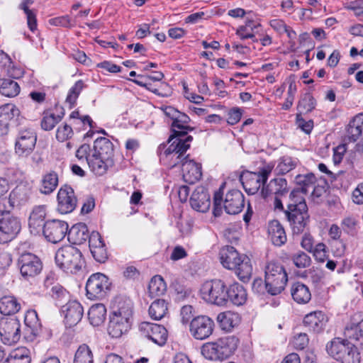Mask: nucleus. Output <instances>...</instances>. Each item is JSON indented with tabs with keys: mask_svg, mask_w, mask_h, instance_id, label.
<instances>
[{
	"mask_svg": "<svg viewBox=\"0 0 363 363\" xmlns=\"http://www.w3.org/2000/svg\"><path fill=\"white\" fill-rule=\"evenodd\" d=\"M220 262L223 266L228 269L234 270L240 280L248 281L252 273L250 259L239 252L233 246H225L220 252Z\"/></svg>",
	"mask_w": 363,
	"mask_h": 363,
	"instance_id": "nucleus-1",
	"label": "nucleus"
},
{
	"mask_svg": "<svg viewBox=\"0 0 363 363\" xmlns=\"http://www.w3.org/2000/svg\"><path fill=\"white\" fill-rule=\"evenodd\" d=\"M239 342V339L234 335L220 337L215 342L203 344L201 353L210 360H223L234 354Z\"/></svg>",
	"mask_w": 363,
	"mask_h": 363,
	"instance_id": "nucleus-2",
	"label": "nucleus"
},
{
	"mask_svg": "<svg viewBox=\"0 0 363 363\" xmlns=\"http://www.w3.org/2000/svg\"><path fill=\"white\" fill-rule=\"evenodd\" d=\"M330 356L341 363H359L360 353L357 347L348 340L335 337L326 346Z\"/></svg>",
	"mask_w": 363,
	"mask_h": 363,
	"instance_id": "nucleus-3",
	"label": "nucleus"
},
{
	"mask_svg": "<svg viewBox=\"0 0 363 363\" xmlns=\"http://www.w3.org/2000/svg\"><path fill=\"white\" fill-rule=\"evenodd\" d=\"M264 273L267 291L271 295L280 294L288 281V275L284 267L277 262H269L265 267Z\"/></svg>",
	"mask_w": 363,
	"mask_h": 363,
	"instance_id": "nucleus-4",
	"label": "nucleus"
},
{
	"mask_svg": "<svg viewBox=\"0 0 363 363\" xmlns=\"http://www.w3.org/2000/svg\"><path fill=\"white\" fill-rule=\"evenodd\" d=\"M55 262L64 272L75 273L82 269L84 260L78 248L72 245H65L56 252Z\"/></svg>",
	"mask_w": 363,
	"mask_h": 363,
	"instance_id": "nucleus-5",
	"label": "nucleus"
},
{
	"mask_svg": "<svg viewBox=\"0 0 363 363\" xmlns=\"http://www.w3.org/2000/svg\"><path fill=\"white\" fill-rule=\"evenodd\" d=\"M133 311L128 304L113 311L110 315L108 333L113 338H119L126 333L131 326Z\"/></svg>",
	"mask_w": 363,
	"mask_h": 363,
	"instance_id": "nucleus-6",
	"label": "nucleus"
},
{
	"mask_svg": "<svg viewBox=\"0 0 363 363\" xmlns=\"http://www.w3.org/2000/svg\"><path fill=\"white\" fill-rule=\"evenodd\" d=\"M193 138L191 135L186 137L184 139L176 138L172 140L169 146L164 150L162 153L160 152L161 159L167 162V165L171 168L178 164L182 166V162L185 160L189 159V155L184 156L188 149L190 147V143Z\"/></svg>",
	"mask_w": 363,
	"mask_h": 363,
	"instance_id": "nucleus-7",
	"label": "nucleus"
},
{
	"mask_svg": "<svg viewBox=\"0 0 363 363\" xmlns=\"http://www.w3.org/2000/svg\"><path fill=\"white\" fill-rule=\"evenodd\" d=\"M202 298L211 304L225 306L228 302V293L225 283L220 279L204 282L201 288Z\"/></svg>",
	"mask_w": 363,
	"mask_h": 363,
	"instance_id": "nucleus-8",
	"label": "nucleus"
},
{
	"mask_svg": "<svg viewBox=\"0 0 363 363\" xmlns=\"http://www.w3.org/2000/svg\"><path fill=\"white\" fill-rule=\"evenodd\" d=\"M21 230L20 219L9 211L0 210V244L14 240Z\"/></svg>",
	"mask_w": 363,
	"mask_h": 363,
	"instance_id": "nucleus-9",
	"label": "nucleus"
},
{
	"mask_svg": "<svg viewBox=\"0 0 363 363\" xmlns=\"http://www.w3.org/2000/svg\"><path fill=\"white\" fill-rule=\"evenodd\" d=\"M111 283L107 276L102 273L91 274L86 284V296L89 299H102L110 291Z\"/></svg>",
	"mask_w": 363,
	"mask_h": 363,
	"instance_id": "nucleus-10",
	"label": "nucleus"
},
{
	"mask_svg": "<svg viewBox=\"0 0 363 363\" xmlns=\"http://www.w3.org/2000/svg\"><path fill=\"white\" fill-rule=\"evenodd\" d=\"M18 267L22 278L26 281H30L40 274L43 269V263L35 255L26 252L18 257Z\"/></svg>",
	"mask_w": 363,
	"mask_h": 363,
	"instance_id": "nucleus-11",
	"label": "nucleus"
},
{
	"mask_svg": "<svg viewBox=\"0 0 363 363\" xmlns=\"http://www.w3.org/2000/svg\"><path fill=\"white\" fill-rule=\"evenodd\" d=\"M271 172L272 167L267 166L258 172H247L243 174L240 180L245 191L250 195H254L267 182Z\"/></svg>",
	"mask_w": 363,
	"mask_h": 363,
	"instance_id": "nucleus-12",
	"label": "nucleus"
},
{
	"mask_svg": "<svg viewBox=\"0 0 363 363\" xmlns=\"http://www.w3.org/2000/svg\"><path fill=\"white\" fill-rule=\"evenodd\" d=\"M21 336V323L18 319L16 317H4L0 319V337L5 345L16 343Z\"/></svg>",
	"mask_w": 363,
	"mask_h": 363,
	"instance_id": "nucleus-13",
	"label": "nucleus"
},
{
	"mask_svg": "<svg viewBox=\"0 0 363 363\" xmlns=\"http://www.w3.org/2000/svg\"><path fill=\"white\" fill-rule=\"evenodd\" d=\"M214 327V321L211 318L207 315H198L191 320L189 330L195 339L203 340L212 335Z\"/></svg>",
	"mask_w": 363,
	"mask_h": 363,
	"instance_id": "nucleus-14",
	"label": "nucleus"
},
{
	"mask_svg": "<svg viewBox=\"0 0 363 363\" xmlns=\"http://www.w3.org/2000/svg\"><path fill=\"white\" fill-rule=\"evenodd\" d=\"M68 232V224L60 220H51L45 223L43 233L45 238L50 242L61 241Z\"/></svg>",
	"mask_w": 363,
	"mask_h": 363,
	"instance_id": "nucleus-15",
	"label": "nucleus"
},
{
	"mask_svg": "<svg viewBox=\"0 0 363 363\" xmlns=\"http://www.w3.org/2000/svg\"><path fill=\"white\" fill-rule=\"evenodd\" d=\"M37 140L35 133L30 129L19 132L15 143V152L20 157H27L33 150Z\"/></svg>",
	"mask_w": 363,
	"mask_h": 363,
	"instance_id": "nucleus-16",
	"label": "nucleus"
},
{
	"mask_svg": "<svg viewBox=\"0 0 363 363\" xmlns=\"http://www.w3.org/2000/svg\"><path fill=\"white\" fill-rule=\"evenodd\" d=\"M139 330L142 335L158 345L162 346L167 341V330L161 325L143 322L140 324Z\"/></svg>",
	"mask_w": 363,
	"mask_h": 363,
	"instance_id": "nucleus-17",
	"label": "nucleus"
},
{
	"mask_svg": "<svg viewBox=\"0 0 363 363\" xmlns=\"http://www.w3.org/2000/svg\"><path fill=\"white\" fill-rule=\"evenodd\" d=\"M57 210L62 214L72 212L77 206V198L73 189L67 185L61 187L57 194Z\"/></svg>",
	"mask_w": 363,
	"mask_h": 363,
	"instance_id": "nucleus-18",
	"label": "nucleus"
},
{
	"mask_svg": "<svg viewBox=\"0 0 363 363\" xmlns=\"http://www.w3.org/2000/svg\"><path fill=\"white\" fill-rule=\"evenodd\" d=\"M245 206L243 194L238 189H232L225 194L223 207L228 214L235 215L240 213Z\"/></svg>",
	"mask_w": 363,
	"mask_h": 363,
	"instance_id": "nucleus-19",
	"label": "nucleus"
},
{
	"mask_svg": "<svg viewBox=\"0 0 363 363\" xmlns=\"http://www.w3.org/2000/svg\"><path fill=\"white\" fill-rule=\"evenodd\" d=\"M191 208L201 213H206L211 206L210 194L207 189L203 186H197L192 193L190 198Z\"/></svg>",
	"mask_w": 363,
	"mask_h": 363,
	"instance_id": "nucleus-20",
	"label": "nucleus"
},
{
	"mask_svg": "<svg viewBox=\"0 0 363 363\" xmlns=\"http://www.w3.org/2000/svg\"><path fill=\"white\" fill-rule=\"evenodd\" d=\"M65 315V323L67 327L76 325L82 320L84 309L81 303L77 301H71L62 307Z\"/></svg>",
	"mask_w": 363,
	"mask_h": 363,
	"instance_id": "nucleus-21",
	"label": "nucleus"
},
{
	"mask_svg": "<svg viewBox=\"0 0 363 363\" xmlns=\"http://www.w3.org/2000/svg\"><path fill=\"white\" fill-rule=\"evenodd\" d=\"M284 212L293 233L296 234L302 233L307 225L309 218L308 209H305L304 211L290 209L284 211Z\"/></svg>",
	"mask_w": 363,
	"mask_h": 363,
	"instance_id": "nucleus-22",
	"label": "nucleus"
},
{
	"mask_svg": "<svg viewBox=\"0 0 363 363\" xmlns=\"http://www.w3.org/2000/svg\"><path fill=\"white\" fill-rule=\"evenodd\" d=\"M89 246L94 259L100 263H104L108 259V253L104 241L98 232L91 233Z\"/></svg>",
	"mask_w": 363,
	"mask_h": 363,
	"instance_id": "nucleus-23",
	"label": "nucleus"
},
{
	"mask_svg": "<svg viewBox=\"0 0 363 363\" xmlns=\"http://www.w3.org/2000/svg\"><path fill=\"white\" fill-rule=\"evenodd\" d=\"M19 114L18 108L13 104H6L0 106V135L8 133L9 121Z\"/></svg>",
	"mask_w": 363,
	"mask_h": 363,
	"instance_id": "nucleus-24",
	"label": "nucleus"
},
{
	"mask_svg": "<svg viewBox=\"0 0 363 363\" xmlns=\"http://www.w3.org/2000/svg\"><path fill=\"white\" fill-rule=\"evenodd\" d=\"M182 171L184 182L189 184H194L202 176L201 164L189 158L182 162Z\"/></svg>",
	"mask_w": 363,
	"mask_h": 363,
	"instance_id": "nucleus-25",
	"label": "nucleus"
},
{
	"mask_svg": "<svg viewBox=\"0 0 363 363\" xmlns=\"http://www.w3.org/2000/svg\"><path fill=\"white\" fill-rule=\"evenodd\" d=\"M327 322V316L320 311L311 312L307 314L303 319L304 325L308 328V330L317 333L323 330Z\"/></svg>",
	"mask_w": 363,
	"mask_h": 363,
	"instance_id": "nucleus-26",
	"label": "nucleus"
},
{
	"mask_svg": "<svg viewBox=\"0 0 363 363\" xmlns=\"http://www.w3.org/2000/svg\"><path fill=\"white\" fill-rule=\"evenodd\" d=\"M45 216V206H36L33 208L28 219V226L32 233L36 234L43 230Z\"/></svg>",
	"mask_w": 363,
	"mask_h": 363,
	"instance_id": "nucleus-27",
	"label": "nucleus"
},
{
	"mask_svg": "<svg viewBox=\"0 0 363 363\" xmlns=\"http://www.w3.org/2000/svg\"><path fill=\"white\" fill-rule=\"evenodd\" d=\"M91 233L85 223H79L74 225L67 232L68 240L74 245H81L89 240Z\"/></svg>",
	"mask_w": 363,
	"mask_h": 363,
	"instance_id": "nucleus-28",
	"label": "nucleus"
},
{
	"mask_svg": "<svg viewBox=\"0 0 363 363\" xmlns=\"http://www.w3.org/2000/svg\"><path fill=\"white\" fill-rule=\"evenodd\" d=\"M268 235L272 242L276 246L280 247L287 240L285 230L277 220H273L269 223Z\"/></svg>",
	"mask_w": 363,
	"mask_h": 363,
	"instance_id": "nucleus-29",
	"label": "nucleus"
},
{
	"mask_svg": "<svg viewBox=\"0 0 363 363\" xmlns=\"http://www.w3.org/2000/svg\"><path fill=\"white\" fill-rule=\"evenodd\" d=\"M288 191L287 182L281 177L272 179L267 186L262 189V194L264 197L269 194H274L275 196H284Z\"/></svg>",
	"mask_w": 363,
	"mask_h": 363,
	"instance_id": "nucleus-30",
	"label": "nucleus"
},
{
	"mask_svg": "<svg viewBox=\"0 0 363 363\" xmlns=\"http://www.w3.org/2000/svg\"><path fill=\"white\" fill-rule=\"evenodd\" d=\"M87 164L96 175H104L108 169L113 165V159H106L104 157H98L97 155L91 154L87 158Z\"/></svg>",
	"mask_w": 363,
	"mask_h": 363,
	"instance_id": "nucleus-31",
	"label": "nucleus"
},
{
	"mask_svg": "<svg viewBox=\"0 0 363 363\" xmlns=\"http://www.w3.org/2000/svg\"><path fill=\"white\" fill-rule=\"evenodd\" d=\"M216 320L223 330L230 332L240 324L241 318L239 313L227 311L220 313L217 315Z\"/></svg>",
	"mask_w": 363,
	"mask_h": 363,
	"instance_id": "nucleus-32",
	"label": "nucleus"
},
{
	"mask_svg": "<svg viewBox=\"0 0 363 363\" xmlns=\"http://www.w3.org/2000/svg\"><path fill=\"white\" fill-rule=\"evenodd\" d=\"M91 154L102 158L113 159V145L108 138L104 137L98 138L94 143Z\"/></svg>",
	"mask_w": 363,
	"mask_h": 363,
	"instance_id": "nucleus-33",
	"label": "nucleus"
},
{
	"mask_svg": "<svg viewBox=\"0 0 363 363\" xmlns=\"http://www.w3.org/2000/svg\"><path fill=\"white\" fill-rule=\"evenodd\" d=\"M363 131V113L357 114L347 127V137L350 142H356Z\"/></svg>",
	"mask_w": 363,
	"mask_h": 363,
	"instance_id": "nucleus-34",
	"label": "nucleus"
},
{
	"mask_svg": "<svg viewBox=\"0 0 363 363\" xmlns=\"http://www.w3.org/2000/svg\"><path fill=\"white\" fill-rule=\"evenodd\" d=\"M228 301L230 300L234 305H243L247 301V292L243 286L234 283L227 289Z\"/></svg>",
	"mask_w": 363,
	"mask_h": 363,
	"instance_id": "nucleus-35",
	"label": "nucleus"
},
{
	"mask_svg": "<svg viewBox=\"0 0 363 363\" xmlns=\"http://www.w3.org/2000/svg\"><path fill=\"white\" fill-rule=\"evenodd\" d=\"M293 299L299 304L308 303L311 298V294L308 287L299 281L293 284L291 288Z\"/></svg>",
	"mask_w": 363,
	"mask_h": 363,
	"instance_id": "nucleus-36",
	"label": "nucleus"
},
{
	"mask_svg": "<svg viewBox=\"0 0 363 363\" xmlns=\"http://www.w3.org/2000/svg\"><path fill=\"white\" fill-rule=\"evenodd\" d=\"M24 322L27 331L33 337L38 335L41 330V323L35 310H28L25 315Z\"/></svg>",
	"mask_w": 363,
	"mask_h": 363,
	"instance_id": "nucleus-37",
	"label": "nucleus"
},
{
	"mask_svg": "<svg viewBox=\"0 0 363 363\" xmlns=\"http://www.w3.org/2000/svg\"><path fill=\"white\" fill-rule=\"evenodd\" d=\"M295 182L303 194H306L311 191L314 194L316 178L313 174H298L295 177Z\"/></svg>",
	"mask_w": 363,
	"mask_h": 363,
	"instance_id": "nucleus-38",
	"label": "nucleus"
},
{
	"mask_svg": "<svg viewBox=\"0 0 363 363\" xmlns=\"http://www.w3.org/2000/svg\"><path fill=\"white\" fill-rule=\"evenodd\" d=\"M21 308L18 300L13 296H5L0 298V313L9 315L17 313Z\"/></svg>",
	"mask_w": 363,
	"mask_h": 363,
	"instance_id": "nucleus-39",
	"label": "nucleus"
},
{
	"mask_svg": "<svg viewBox=\"0 0 363 363\" xmlns=\"http://www.w3.org/2000/svg\"><path fill=\"white\" fill-rule=\"evenodd\" d=\"M106 308L102 303L93 305L89 310L88 316L90 323L94 326H99L105 320Z\"/></svg>",
	"mask_w": 363,
	"mask_h": 363,
	"instance_id": "nucleus-40",
	"label": "nucleus"
},
{
	"mask_svg": "<svg viewBox=\"0 0 363 363\" xmlns=\"http://www.w3.org/2000/svg\"><path fill=\"white\" fill-rule=\"evenodd\" d=\"M20 86L11 79H0V93L6 97L12 98L20 93Z\"/></svg>",
	"mask_w": 363,
	"mask_h": 363,
	"instance_id": "nucleus-41",
	"label": "nucleus"
},
{
	"mask_svg": "<svg viewBox=\"0 0 363 363\" xmlns=\"http://www.w3.org/2000/svg\"><path fill=\"white\" fill-rule=\"evenodd\" d=\"M166 289V284L161 276L155 275L151 279L148 285V294L151 298L164 294Z\"/></svg>",
	"mask_w": 363,
	"mask_h": 363,
	"instance_id": "nucleus-42",
	"label": "nucleus"
},
{
	"mask_svg": "<svg viewBox=\"0 0 363 363\" xmlns=\"http://www.w3.org/2000/svg\"><path fill=\"white\" fill-rule=\"evenodd\" d=\"M30 352L24 347L12 350L5 363H30Z\"/></svg>",
	"mask_w": 363,
	"mask_h": 363,
	"instance_id": "nucleus-43",
	"label": "nucleus"
},
{
	"mask_svg": "<svg viewBox=\"0 0 363 363\" xmlns=\"http://www.w3.org/2000/svg\"><path fill=\"white\" fill-rule=\"evenodd\" d=\"M303 194L298 189L293 190L289 195V203L287 210L303 211L308 209L305 199L301 196Z\"/></svg>",
	"mask_w": 363,
	"mask_h": 363,
	"instance_id": "nucleus-44",
	"label": "nucleus"
},
{
	"mask_svg": "<svg viewBox=\"0 0 363 363\" xmlns=\"http://www.w3.org/2000/svg\"><path fill=\"white\" fill-rule=\"evenodd\" d=\"M316 101L310 93H306L301 96L297 106V113L306 114L315 109Z\"/></svg>",
	"mask_w": 363,
	"mask_h": 363,
	"instance_id": "nucleus-45",
	"label": "nucleus"
},
{
	"mask_svg": "<svg viewBox=\"0 0 363 363\" xmlns=\"http://www.w3.org/2000/svg\"><path fill=\"white\" fill-rule=\"evenodd\" d=\"M167 305L164 299H157L149 308V314L152 319L161 320L167 313Z\"/></svg>",
	"mask_w": 363,
	"mask_h": 363,
	"instance_id": "nucleus-46",
	"label": "nucleus"
},
{
	"mask_svg": "<svg viewBox=\"0 0 363 363\" xmlns=\"http://www.w3.org/2000/svg\"><path fill=\"white\" fill-rule=\"evenodd\" d=\"M260 26L259 23H255L252 20H247L245 24L240 26L236 30V35L241 40L255 38V31Z\"/></svg>",
	"mask_w": 363,
	"mask_h": 363,
	"instance_id": "nucleus-47",
	"label": "nucleus"
},
{
	"mask_svg": "<svg viewBox=\"0 0 363 363\" xmlns=\"http://www.w3.org/2000/svg\"><path fill=\"white\" fill-rule=\"evenodd\" d=\"M58 175L55 172H50L43 176L41 192L45 194L52 193L57 186Z\"/></svg>",
	"mask_w": 363,
	"mask_h": 363,
	"instance_id": "nucleus-48",
	"label": "nucleus"
},
{
	"mask_svg": "<svg viewBox=\"0 0 363 363\" xmlns=\"http://www.w3.org/2000/svg\"><path fill=\"white\" fill-rule=\"evenodd\" d=\"M74 363H94L93 353L88 345L83 344L78 347Z\"/></svg>",
	"mask_w": 363,
	"mask_h": 363,
	"instance_id": "nucleus-49",
	"label": "nucleus"
},
{
	"mask_svg": "<svg viewBox=\"0 0 363 363\" xmlns=\"http://www.w3.org/2000/svg\"><path fill=\"white\" fill-rule=\"evenodd\" d=\"M191 130L189 126L182 122H177V120H173L172 123V134L170 135L168 142L170 143L172 140L176 138L184 139L186 136L187 131Z\"/></svg>",
	"mask_w": 363,
	"mask_h": 363,
	"instance_id": "nucleus-50",
	"label": "nucleus"
},
{
	"mask_svg": "<svg viewBox=\"0 0 363 363\" xmlns=\"http://www.w3.org/2000/svg\"><path fill=\"white\" fill-rule=\"evenodd\" d=\"M63 117V114L55 115V113H45L41 120V128L44 130L50 131L60 123Z\"/></svg>",
	"mask_w": 363,
	"mask_h": 363,
	"instance_id": "nucleus-51",
	"label": "nucleus"
},
{
	"mask_svg": "<svg viewBox=\"0 0 363 363\" xmlns=\"http://www.w3.org/2000/svg\"><path fill=\"white\" fill-rule=\"evenodd\" d=\"M85 85L82 80H78L69 90L66 98V102L69 104V108H72L76 104V101L84 88Z\"/></svg>",
	"mask_w": 363,
	"mask_h": 363,
	"instance_id": "nucleus-52",
	"label": "nucleus"
},
{
	"mask_svg": "<svg viewBox=\"0 0 363 363\" xmlns=\"http://www.w3.org/2000/svg\"><path fill=\"white\" fill-rule=\"evenodd\" d=\"M296 159L289 156H284L280 159L276 167V170L279 174H284L294 169L296 166Z\"/></svg>",
	"mask_w": 363,
	"mask_h": 363,
	"instance_id": "nucleus-53",
	"label": "nucleus"
},
{
	"mask_svg": "<svg viewBox=\"0 0 363 363\" xmlns=\"http://www.w3.org/2000/svg\"><path fill=\"white\" fill-rule=\"evenodd\" d=\"M291 259L294 265L300 269L308 267L311 263L310 256L302 251L294 253L291 257Z\"/></svg>",
	"mask_w": 363,
	"mask_h": 363,
	"instance_id": "nucleus-54",
	"label": "nucleus"
},
{
	"mask_svg": "<svg viewBox=\"0 0 363 363\" xmlns=\"http://www.w3.org/2000/svg\"><path fill=\"white\" fill-rule=\"evenodd\" d=\"M345 337L352 341H359L361 343L363 341V336L360 335L359 328L357 323L348 324L344 331Z\"/></svg>",
	"mask_w": 363,
	"mask_h": 363,
	"instance_id": "nucleus-55",
	"label": "nucleus"
},
{
	"mask_svg": "<svg viewBox=\"0 0 363 363\" xmlns=\"http://www.w3.org/2000/svg\"><path fill=\"white\" fill-rule=\"evenodd\" d=\"M28 6L29 5L26 4L23 1L19 5V8L23 10L26 16L27 23L29 29L33 32L37 28L36 14L33 10L29 9Z\"/></svg>",
	"mask_w": 363,
	"mask_h": 363,
	"instance_id": "nucleus-56",
	"label": "nucleus"
},
{
	"mask_svg": "<svg viewBox=\"0 0 363 363\" xmlns=\"http://www.w3.org/2000/svg\"><path fill=\"white\" fill-rule=\"evenodd\" d=\"M296 91V85L294 79H289V86L287 92V98L286 99L285 102L282 105V108L284 110L289 109L293 105L295 93Z\"/></svg>",
	"mask_w": 363,
	"mask_h": 363,
	"instance_id": "nucleus-57",
	"label": "nucleus"
},
{
	"mask_svg": "<svg viewBox=\"0 0 363 363\" xmlns=\"http://www.w3.org/2000/svg\"><path fill=\"white\" fill-rule=\"evenodd\" d=\"M73 135V130L70 125L64 124L57 128L56 131V139L59 142H65Z\"/></svg>",
	"mask_w": 363,
	"mask_h": 363,
	"instance_id": "nucleus-58",
	"label": "nucleus"
},
{
	"mask_svg": "<svg viewBox=\"0 0 363 363\" xmlns=\"http://www.w3.org/2000/svg\"><path fill=\"white\" fill-rule=\"evenodd\" d=\"M315 259L319 262H324L327 259L326 246L323 242L318 243L312 251Z\"/></svg>",
	"mask_w": 363,
	"mask_h": 363,
	"instance_id": "nucleus-59",
	"label": "nucleus"
},
{
	"mask_svg": "<svg viewBox=\"0 0 363 363\" xmlns=\"http://www.w3.org/2000/svg\"><path fill=\"white\" fill-rule=\"evenodd\" d=\"M296 123L299 128L307 134L310 133L313 128V121L312 120L306 121L300 113H296Z\"/></svg>",
	"mask_w": 363,
	"mask_h": 363,
	"instance_id": "nucleus-60",
	"label": "nucleus"
},
{
	"mask_svg": "<svg viewBox=\"0 0 363 363\" xmlns=\"http://www.w3.org/2000/svg\"><path fill=\"white\" fill-rule=\"evenodd\" d=\"M357 221L353 217H346L341 222L344 232L347 234L354 233Z\"/></svg>",
	"mask_w": 363,
	"mask_h": 363,
	"instance_id": "nucleus-61",
	"label": "nucleus"
},
{
	"mask_svg": "<svg viewBox=\"0 0 363 363\" xmlns=\"http://www.w3.org/2000/svg\"><path fill=\"white\" fill-rule=\"evenodd\" d=\"M330 247L332 252L336 257H342L345 252V244L342 240L330 241Z\"/></svg>",
	"mask_w": 363,
	"mask_h": 363,
	"instance_id": "nucleus-62",
	"label": "nucleus"
},
{
	"mask_svg": "<svg viewBox=\"0 0 363 363\" xmlns=\"http://www.w3.org/2000/svg\"><path fill=\"white\" fill-rule=\"evenodd\" d=\"M242 116V111L239 108H234L228 113L227 122L230 125L238 123Z\"/></svg>",
	"mask_w": 363,
	"mask_h": 363,
	"instance_id": "nucleus-63",
	"label": "nucleus"
},
{
	"mask_svg": "<svg viewBox=\"0 0 363 363\" xmlns=\"http://www.w3.org/2000/svg\"><path fill=\"white\" fill-rule=\"evenodd\" d=\"M352 200L355 203H363V182L357 185L352 192Z\"/></svg>",
	"mask_w": 363,
	"mask_h": 363,
	"instance_id": "nucleus-64",
	"label": "nucleus"
}]
</instances>
